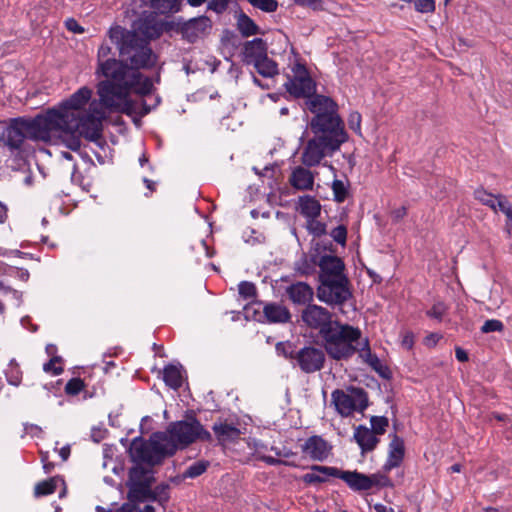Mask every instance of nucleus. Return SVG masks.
<instances>
[{
  "mask_svg": "<svg viewBox=\"0 0 512 512\" xmlns=\"http://www.w3.org/2000/svg\"><path fill=\"white\" fill-rule=\"evenodd\" d=\"M91 96L92 90L82 87L57 108L43 113L55 137L61 133L75 132L89 140H96L101 136L102 122L108 109L100 99L89 103Z\"/></svg>",
  "mask_w": 512,
  "mask_h": 512,
  "instance_id": "1",
  "label": "nucleus"
},
{
  "mask_svg": "<svg viewBox=\"0 0 512 512\" xmlns=\"http://www.w3.org/2000/svg\"><path fill=\"white\" fill-rule=\"evenodd\" d=\"M96 74L105 77L97 85V94L109 112H126L131 107V92L147 95L153 89L150 78L129 69L123 60L106 61L102 67H97Z\"/></svg>",
  "mask_w": 512,
  "mask_h": 512,
  "instance_id": "2",
  "label": "nucleus"
},
{
  "mask_svg": "<svg viewBox=\"0 0 512 512\" xmlns=\"http://www.w3.org/2000/svg\"><path fill=\"white\" fill-rule=\"evenodd\" d=\"M54 137L47 120L39 114L34 118L11 119L0 134V142L17 166H21L34 152L29 140L50 142Z\"/></svg>",
  "mask_w": 512,
  "mask_h": 512,
  "instance_id": "3",
  "label": "nucleus"
},
{
  "mask_svg": "<svg viewBox=\"0 0 512 512\" xmlns=\"http://www.w3.org/2000/svg\"><path fill=\"white\" fill-rule=\"evenodd\" d=\"M108 34L111 42L117 46L123 61L130 65L129 69L139 71L155 64V55L149 43L136 32L114 26L110 28Z\"/></svg>",
  "mask_w": 512,
  "mask_h": 512,
  "instance_id": "4",
  "label": "nucleus"
},
{
  "mask_svg": "<svg viewBox=\"0 0 512 512\" xmlns=\"http://www.w3.org/2000/svg\"><path fill=\"white\" fill-rule=\"evenodd\" d=\"M321 338L330 358L337 361L347 360L358 351L362 332L357 327L334 321L322 332Z\"/></svg>",
  "mask_w": 512,
  "mask_h": 512,
  "instance_id": "5",
  "label": "nucleus"
},
{
  "mask_svg": "<svg viewBox=\"0 0 512 512\" xmlns=\"http://www.w3.org/2000/svg\"><path fill=\"white\" fill-rule=\"evenodd\" d=\"M174 446L166 442V437L161 433L153 434L148 441L134 439L130 446V455L138 465L153 467L173 455Z\"/></svg>",
  "mask_w": 512,
  "mask_h": 512,
  "instance_id": "6",
  "label": "nucleus"
},
{
  "mask_svg": "<svg viewBox=\"0 0 512 512\" xmlns=\"http://www.w3.org/2000/svg\"><path fill=\"white\" fill-rule=\"evenodd\" d=\"M160 433L166 437L168 444L174 446L173 455L179 448H185L198 439L210 441L212 438L210 432L195 418L170 423L167 430Z\"/></svg>",
  "mask_w": 512,
  "mask_h": 512,
  "instance_id": "7",
  "label": "nucleus"
},
{
  "mask_svg": "<svg viewBox=\"0 0 512 512\" xmlns=\"http://www.w3.org/2000/svg\"><path fill=\"white\" fill-rule=\"evenodd\" d=\"M331 402L342 417H348L355 411L362 412L367 408L368 396L364 389L350 386L346 390H334Z\"/></svg>",
  "mask_w": 512,
  "mask_h": 512,
  "instance_id": "8",
  "label": "nucleus"
},
{
  "mask_svg": "<svg viewBox=\"0 0 512 512\" xmlns=\"http://www.w3.org/2000/svg\"><path fill=\"white\" fill-rule=\"evenodd\" d=\"M310 129L315 136L330 141V145L340 146L348 141V133L339 113L330 117L310 120Z\"/></svg>",
  "mask_w": 512,
  "mask_h": 512,
  "instance_id": "9",
  "label": "nucleus"
},
{
  "mask_svg": "<svg viewBox=\"0 0 512 512\" xmlns=\"http://www.w3.org/2000/svg\"><path fill=\"white\" fill-rule=\"evenodd\" d=\"M155 483L154 471L152 467L145 468L136 464L129 470V477L126 483L128 487V499L133 503H143L147 501L149 489Z\"/></svg>",
  "mask_w": 512,
  "mask_h": 512,
  "instance_id": "10",
  "label": "nucleus"
},
{
  "mask_svg": "<svg viewBox=\"0 0 512 512\" xmlns=\"http://www.w3.org/2000/svg\"><path fill=\"white\" fill-rule=\"evenodd\" d=\"M316 295L321 302L341 308L353 297L349 278L320 282Z\"/></svg>",
  "mask_w": 512,
  "mask_h": 512,
  "instance_id": "11",
  "label": "nucleus"
},
{
  "mask_svg": "<svg viewBox=\"0 0 512 512\" xmlns=\"http://www.w3.org/2000/svg\"><path fill=\"white\" fill-rule=\"evenodd\" d=\"M339 149L340 146L330 145V141L314 135L303 148L301 162L306 167L318 166L326 156H331Z\"/></svg>",
  "mask_w": 512,
  "mask_h": 512,
  "instance_id": "12",
  "label": "nucleus"
},
{
  "mask_svg": "<svg viewBox=\"0 0 512 512\" xmlns=\"http://www.w3.org/2000/svg\"><path fill=\"white\" fill-rule=\"evenodd\" d=\"M293 78H289L284 84L286 90L294 97H306L309 99L315 94V83L303 64L296 63L293 68Z\"/></svg>",
  "mask_w": 512,
  "mask_h": 512,
  "instance_id": "13",
  "label": "nucleus"
},
{
  "mask_svg": "<svg viewBox=\"0 0 512 512\" xmlns=\"http://www.w3.org/2000/svg\"><path fill=\"white\" fill-rule=\"evenodd\" d=\"M285 357L295 360L301 371L308 374L320 371L325 362L324 351L314 346H305L295 353H285Z\"/></svg>",
  "mask_w": 512,
  "mask_h": 512,
  "instance_id": "14",
  "label": "nucleus"
},
{
  "mask_svg": "<svg viewBox=\"0 0 512 512\" xmlns=\"http://www.w3.org/2000/svg\"><path fill=\"white\" fill-rule=\"evenodd\" d=\"M212 29V21L209 17L202 15L186 21H178L175 31L182 35V38L190 43L207 36Z\"/></svg>",
  "mask_w": 512,
  "mask_h": 512,
  "instance_id": "15",
  "label": "nucleus"
},
{
  "mask_svg": "<svg viewBox=\"0 0 512 512\" xmlns=\"http://www.w3.org/2000/svg\"><path fill=\"white\" fill-rule=\"evenodd\" d=\"M315 470L323 472L327 476H333L343 480L347 486L356 492L367 491L371 489V482L368 475L356 470H340L337 467H314Z\"/></svg>",
  "mask_w": 512,
  "mask_h": 512,
  "instance_id": "16",
  "label": "nucleus"
},
{
  "mask_svg": "<svg viewBox=\"0 0 512 512\" xmlns=\"http://www.w3.org/2000/svg\"><path fill=\"white\" fill-rule=\"evenodd\" d=\"M301 319L307 327L319 330L320 336L334 323L331 312L316 304H308L301 313Z\"/></svg>",
  "mask_w": 512,
  "mask_h": 512,
  "instance_id": "17",
  "label": "nucleus"
},
{
  "mask_svg": "<svg viewBox=\"0 0 512 512\" xmlns=\"http://www.w3.org/2000/svg\"><path fill=\"white\" fill-rule=\"evenodd\" d=\"M319 267V282L348 278L343 260L335 255L325 254L314 261Z\"/></svg>",
  "mask_w": 512,
  "mask_h": 512,
  "instance_id": "18",
  "label": "nucleus"
},
{
  "mask_svg": "<svg viewBox=\"0 0 512 512\" xmlns=\"http://www.w3.org/2000/svg\"><path fill=\"white\" fill-rule=\"evenodd\" d=\"M332 446L321 436L313 435L301 445V452L304 456L313 461H324L331 454Z\"/></svg>",
  "mask_w": 512,
  "mask_h": 512,
  "instance_id": "19",
  "label": "nucleus"
},
{
  "mask_svg": "<svg viewBox=\"0 0 512 512\" xmlns=\"http://www.w3.org/2000/svg\"><path fill=\"white\" fill-rule=\"evenodd\" d=\"M308 110L313 114L311 119L330 117L338 114V104L330 97L316 94L306 101Z\"/></svg>",
  "mask_w": 512,
  "mask_h": 512,
  "instance_id": "20",
  "label": "nucleus"
},
{
  "mask_svg": "<svg viewBox=\"0 0 512 512\" xmlns=\"http://www.w3.org/2000/svg\"><path fill=\"white\" fill-rule=\"evenodd\" d=\"M306 166L295 167L289 177V183L297 190L310 191L313 190L315 173L308 169Z\"/></svg>",
  "mask_w": 512,
  "mask_h": 512,
  "instance_id": "21",
  "label": "nucleus"
},
{
  "mask_svg": "<svg viewBox=\"0 0 512 512\" xmlns=\"http://www.w3.org/2000/svg\"><path fill=\"white\" fill-rule=\"evenodd\" d=\"M286 292L289 299L298 305L311 304L310 302L314 296L312 287L304 282H297L288 286Z\"/></svg>",
  "mask_w": 512,
  "mask_h": 512,
  "instance_id": "22",
  "label": "nucleus"
},
{
  "mask_svg": "<svg viewBox=\"0 0 512 512\" xmlns=\"http://www.w3.org/2000/svg\"><path fill=\"white\" fill-rule=\"evenodd\" d=\"M267 55V45L261 38L247 41L243 47V61L246 64H253Z\"/></svg>",
  "mask_w": 512,
  "mask_h": 512,
  "instance_id": "23",
  "label": "nucleus"
},
{
  "mask_svg": "<svg viewBox=\"0 0 512 512\" xmlns=\"http://www.w3.org/2000/svg\"><path fill=\"white\" fill-rule=\"evenodd\" d=\"M404 457V441L402 438L393 435V438L389 444L388 459L384 465L386 471H390L393 468L398 467Z\"/></svg>",
  "mask_w": 512,
  "mask_h": 512,
  "instance_id": "24",
  "label": "nucleus"
},
{
  "mask_svg": "<svg viewBox=\"0 0 512 512\" xmlns=\"http://www.w3.org/2000/svg\"><path fill=\"white\" fill-rule=\"evenodd\" d=\"M212 430L221 444L234 442L240 438V429L228 422L214 423Z\"/></svg>",
  "mask_w": 512,
  "mask_h": 512,
  "instance_id": "25",
  "label": "nucleus"
},
{
  "mask_svg": "<svg viewBox=\"0 0 512 512\" xmlns=\"http://www.w3.org/2000/svg\"><path fill=\"white\" fill-rule=\"evenodd\" d=\"M143 5L149 7L159 15H170L180 11L181 0H141Z\"/></svg>",
  "mask_w": 512,
  "mask_h": 512,
  "instance_id": "26",
  "label": "nucleus"
},
{
  "mask_svg": "<svg viewBox=\"0 0 512 512\" xmlns=\"http://www.w3.org/2000/svg\"><path fill=\"white\" fill-rule=\"evenodd\" d=\"M354 439L362 452L372 451L379 442L377 436L369 428L360 425L355 429Z\"/></svg>",
  "mask_w": 512,
  "mask_h": 512,
  "instance_id": "27",
  "label": "nucleus"
},
{
  "mask_svg": "<svg viewBox=\"0 0 512 512\" xmlns=\"http://www.w3.org/2000/svg\"><path fill=\"white\" fill-rule=\"evenodd\" d=\"M298 209L306 220L318 218L321 213V204L315 197L304 195L298 199Z\"/></svg>",
  "mask_w": 512,
  "mask_h": 512,
  "instance_id": "28",
  "label": "nucleus"
},
{
  "mask_svg": "<svg viewBox=\"0 0 512 512\" xmlns=\"http://www.w3.org/2000/svg\"><path fill=\"white\" fill-rule=\"evenodd\" d=\"M264 316L270 323H285L290 320L289 310L278 303H268L263 308Z\"/></svg>",
  "mask_w": 512,
  "mask_h": 512,
  "instance_id": "29",
  "label": "nucleus"
},
{
  "mask_svg": "<svg viewBox=\"0 0 512 512\" xmlns=\"http://www.w3.org/2000/svg\"><path fill=\"white\" fill-rule=\"evenodd\" d=\"M163 380L167 386L177 390L183 384L181 367L168 365L163 369Z\"/></svg>",
  "mask_w": 512,
  "mask_h": 512,
  "instance_id": "30",
  "label": "nucleus"
},
{
  "mask_svg": "<svg viewBox=\"0 0 512 512\" xmlns=\"http://www.w3.org/2000/svg\"><path fill=\"white\" fill-rule=\"evenodd\" d=\"M258 74L265 78H273L278 75L277 63L269 58L267 55L252 64Z\"/></svg>",
  "mask_w": 512,
  "mask_h": 512,
  "instance_id": "31",
  "label": "nucleus"
},
{
  "mask_svg": "<svg viewBox=\"0 0 512 512\" xmlns=\"http://www.w3.org/2000/svg\"><path fill=\"white\" fill-rule=\"evenodd\" d=\"M170 499V485L167 483H161L157 485L154 489L152 487L149 489V495L147 496V501H154L159 503L162 507L168 503Z\"/></svg>",
  "mask_w": 512,
  "mask_h": 512,
  "instance_id": "32",
  "label": "nucleus"
},
{
  "mask_svg": "<svg viewBox=\"0 0 512 512\" xmlns=\"http://www.w3.org/2000/svg\"><path fill=\"white\" fill-rule=\"evenodd\" d=\"M237 29L244 37L253 36L259 33V27L244 13H241L237 18Z\"/></svg>",
  "mask_w": 512,
  "mask_h": 512,
  "instance_id": "33",
  "label": "nucleus"
},
{
  "mask_svg": "<svg viewBox=\"0 0 512 512\" xmlns=\"http://www.w3.org/2000/svg\"><path fill=\"white\" fill-rule=\"evenodd\" d=\"M358 350L360 351V356L367 364H369L374 370L380 371V368L382 367L381 361L371 352L368 339L365 338L362 340L360 346H358Z\"/></svg>",
  "mask_w": 512,
  "mask_h": 512,
  "instance_id": "34",
  "label": "nucleus"
},
{
  "mask_svg": "<svg viewBox=\"0 0 512 512\" xmlns=\"http://www.w3.org/2000/svg\"><path fill=\"white\" fill-rule=\"evenodd\" d=\"M58 482H59V478L52 477L48 480H44V481L37 483L34 487L35 497H41V496L53 494L56 491Z\"/></svg>",
  "mask_w": 512,
  "mask_h": 512,
  "instance_id": "35",
  "label": "nucleus"
},
{
  "mask_svg": "<svg viewBox=\"0 0 512 512\" xmlns=\"http://www.w3.org/2000/svg\"><path fill=\"white\" fill-rule=\"evenodd\" d=\"M332 191L334 200L337 203H342L348 196V183L339 179H334L332 182Z\"/></svg>",
  "mask_w": 512,
  "mask_h": 512,
  "instance_id": "36",
  "label": "nucleus"
},
{
  "mask_svg": "<svg viewBox=\"0 0 512 512\" xmlns=\"http://www.w3.org/2000/svg\"><path fill=\"white\" fill-rule=\"evenodd\" d=\"M210 463L206 460H200L192 463L190 466L187 467L185 470L183 477L184 478H196L200 475H202L207 468L209 467Z\"/></svg>",
  "mask_w": 512,
  "mask_h": 512,
  "instance_id": "37",
  "label": "nucleus"
},
{
  "mask_svg": "<svg viewBox=\"0 0 512 512\" xmlns=\"http://www.w3.org/2000/svg\"><path fill=\"white\" fill-rule=\"evenodd\" d=\"M314 467H322L321 465H312L311 466V472L309 473H306L303 477H302V480L305 484H308V485H311V484H319V483H324L327 481V478L329 476L325 475L323 472L319 471V470H315Z\"/></svg>",
  "mask_w": 512,
  "mask_h": 512,
  "instance_id": "38",
  "label": "nucleus"
},
{
  "mask_svg": "<svg viewBox=\"0 0 512 512\" xmlns=\"http://www.w3.org/2000/svg\"><path fill=\"white\" fill-rule=\"evenodd\" d=\"M475 199H477L482 204L490 207L494 211H496V202H497V196L493 195L486 190L479 188L475 190L474 192Z\"/></svg>",
  "mask_w": 512,
  "mask_h": 512,
  "instance_id": "39",
  "label": "nucleus"
},
{
  "mask_svg": "<svg viewBox=\"0 0 512 512\" xmlns=\"http://www.w3.org/2000/svg\"><path fill=\"white\" fill-rule=\"evenodd\" d=\"M115 54L112 51V47L109 46L107 43H103L97 53V67H102L105 62H110L111 60H114Z\"/></svg>",
  "mask_w": 512,
  "mask_h": 512,
  "instance_id": "40",
  "label": "nucleus"
},
{
  "mask_svg": "<svg viewBox=\"0 0 512 512\" xmlns=\"http://www.w3.org/2000/svg\"><path fill=\"white\" fill-rule=\"evenodd\" d=\"M248 3L263 12L272 13L278 9L277 0H247Z\"/></svg>",
  "mask_w": 512,
  "mask_h": 512,
  "instance_id": "41",
  "label": "nucleus"
},
{
  "mask_svg": "<svg viewBox=\"0 0 512 512\" xmlns=\"http://www.w3.org/2000/svg\"><path fill=\"white\" fill-rule=\"evenodd\" d=\"M306 228L314 237H321L326 234V224L317 220V218L306 220Z\"/></svg>",
  "mask_w": 512,
  "mask_h": 512,
  "instance_id": "42",
  "label": "nucleus"
},
{
  "mask_svg": "<svg viewBox=\"0 0 512 512\" xmlns=\"http://www.w3.org/2000/svg\"><path fill=\"white\" fill-rule=\"evenodd\" d=\"M370 423L372 427L370 430L373 431L375 435L383 434L388 427V419L384 416H373L371 417Z\"/></svg>",
  "mask_w": 512,
  "mask_h": 512,
  "instance_id": "43",
  "label": "nucleus"
},
{
  "mask_svg": "<svg viewBox=\"0 0 512 512\" xmlns=\"http://www.w3.org/2000/svg\"><path fill=\"white\" fill-rule=\"evenodd\" d=\"M239 294L245 299H252L256 296V286L252 282L242 281L238 285Z\"/></svg>",
  "mask_w": 512,
  "mask_h": 512,
  "instance_id": "44",
  "label": "nucleus"
},
{
  "mask_svg": "<svg viewBox=\"0 0 512 512\" xmlns=\"http://www.w3.org/2000/svg\"><path fill=\"white\" fill-rule=\"evenodd\" d=\"M84 389V382L80 378H72L65 385V392L68 395H77Z\"/></svg>",
  "mask_w": 512,
  "mask_h": 512,
  "instance_id": "45",
  "label": "nucleus"
},
{
  "mask_svg": "<svg viewBox=\"0 0 512 512\" xmlns=\"http://www.w3.org/2000/svg\"><path fill=\"white\" fill-rule=\"evenodd\" d=\"M447 312V306L443 302L435 303L430 310L426 312L427 316L441 321Z\"/></svg>",
  "mask_w": 512,
  "mask_h": 512,
  "instance_id": "46",
  "label": "nucleus"
},
{
  "mask_svg": "<svg viewBox=\"0 0 512 512\" xmlns=\"http://www.w3.org/2000/svg\"><path fill=\"white\" fill-rule=\"evenodd\" d=\"M313 264L315 263H311L306 257H303L295 263V270L300 275H310L314 271Z\"/></svg>",
  "mask_w": 512,
  "mask_h": 512,
  "instance_id": "47",
  "label": "nucleus"
},
{
  "mask_svg": "<svg viewBox=\"0 0 512 512\" xmlns=\"http://www.w3.org/2000/svg\"><path fill=\"white\" fill-rule=\"evenodd\" d=\"M504 330V325L500 320L490 319L484 322L481 327L482 333H490V332H502Z\"/></svg>",
  "mask_w": 512,
  "mask_h": 512,
  "instance_id": "48",
  "label": "nucleus"
},
{
  "mask_svg": "<svg viewBox=\"0 0 512 512\" xmlns=\"http://www.w3.org/2000/svg\"><path fill=\"white\" fill-rule=\"evenodd\" d=\"M330 236L336 243L344 246L347 239V228L344 225H339L330 232Z\"/></svg>",
  "mask_w": 512,
  "mask_h": 512,
  "instance_id": "49",
  "label": "nucleus"
},
{
  "mask_svg": "<svg viewBox=\"0 0 512 512\" xmlns=\"http://www.w3.org/2000/svg\"><path fill=\"white\" fill-rule=\"evenodd\" d=\"M361 114L357 111H353L349 114L348 125L351 130L360 134L361 133Z\"/></svg>",
  "mask_w": 512,
  "mask_h": 512,
  "instance_id": "50",
  "label": "nucleus"
},
{
  "mask_svg": "<svg viewBox=\"0 0 512 512\" xmlns=\"http://www.w3.org/2000/svg\"><path fill=\"white\" fill-rule=\"evenodd\" d=\"M228 4L229 0H210L207 4V8L217 14H222L226 11Z\"/></svg>",
  "mask_w": 512,
  "mask_h": 512,
  "instance_id": "51",
  "label": "nucleus"
},
{
  "mask_svg": "<svg viewBox=\"0 0 512 512\" xmlns=\"http://www.w3.org/2000/svg\"><path fill=\"white\" fill-rule=\"evenodd\" d=\"M60 362V357L54 356L49 360V362L45 363L43 366V370L45 372H52L53 375H59L62 373L63 368L60 366H56V363Z\"/></svg>",
  "mask_w": 512,
  "mask_h": 512,
  "instance_id": "52",
  "label": "nucleus"
},
{
  "mask_svg": "<svg viewBox=\"0 0 512 512\" xmlns=\"http://www.w3.org/2000/svg\"><path fill=\"white\" fill-rule=\"evenodd\" d=\"M415 9L421 13H429L435 10L434 0H417L415 1Z\"/></svg>",
  "mask_w": 512,
  "mask_h": 512,
  "instance_id": "53",
  "label": "nucleus"
},
{
  "mask_svg": "<svg viewBox=\"0 0 512 512\" xmlns=\"http://www.w3.org/2000/svg\"><path fill=\"white\" fill-rule=\"evenodd\" d=\"M294 3L298 6L311 8L315 11L323 9L322 0H294Z\"/></svg>",
  "mask_w": 512,
  "mask_h": 512,
  "instance_id": "54",
  "label": "nucleus"
},
{
  "mask_svg": "<svg viewBox=\"0 0 512 512\" xmlns=\"http://www.w3.org/2000/svg\"><path fill=\"white\" fill-rule=\"evenodd\" d=\"M368 479L371 482V488L374 486H387L389 483V479L381 474L368 475Z\"/></svg>",
  "mask_w": 512,
  "mask_h": 512,
  "instance_id": "55",
  "label": "nucleus"
},
{
  "mask_svg": "<svg viewBox=\"0 0 512 512\" xmlns=\"http://www.w3.org/2000/svg\"><path fill=\"white\" fill-rule=\"evenodd\" d=\"M368 479L371 482V488L374 486H387L389 483V479L381 474L368 475Z\"/></svg>",
  "mask_w": 512,
  "mask_h": 512,
  "instance_id": "56",
  "label": "nucleus"
},
{
  "mask_svg": "<svg viewBox=\"0 0 512 512\" xmlns=\"http://www.w3.org/2000/svg\"><path fill=\"white\" fill-rule=\"evenodd\" d=\"M66 28L76 34H82L84 28L73 18H69L65 21Z\"/></svg>",
  "mask_w": 512,
  "mask_h": 512,
  "instance_id": "57",
  "label": "nucleus"
},
{
  "mask_svg": "<svg viewBox=\"0 0 512 512\" xmlns=\"http://www.w3.org/2000/svg\"><path fill=\"white\" fill-rule=\"evenodd\" d=\"M402 347H404L407 350H410L414 345V336L411 332H405L402 336L401 341Z\"/></svg>",
  "mask_w": 512,
  "mask_h": 512,
  "instance_id": "58",
  "label": "nucleus"
},
{
  "mask_svg": "<svg viewBox=\"0 0 512 512\" xmlns=\"http://www.w3.org/2000/svg\"><path fill=\"white\" fill-rule=\"evenodd\" d=\"M10 373H11V375L7 374L8 382L14 386H18L21 381V377L19 376V371L17 369H15V373H14V368H11Z\"/></svg>",
  "mask_w": 512,
  "mask_h": 512,
  "instance_id": "59",
  "label": "nucleus"
},
{
  "mask_svg": "<svg viewBox=\"0 0 512 512\" xmlns=\"http://www.w3.org/2000/svg\"><path fill=\"white\" fill-rule=\"evenodd\" d=\"M41 461L43 463V469L45 473H50L54 469V464L48 460L47 453L41 454Z\"/></svg>",
  "mask_w": 512,
  "mask_h": 512,
  "instance_id": "60",
  "label": "nucleus"
},
{
  "mask_svg": "<svg viewBox=\"0 0 512 512\" xmlns=\"http://www.w3.org/2000/svg\"><path fill=\"white\" fill-rule=\"evenodd\" d=\"M67 146L73 151L79 150L81 146L80 139L78 137L71 136L68 140Z\"/></svg>",
  "mask_w": 512,
  "mask_h": 512,
  "instance_id": "61",
  "label": "nucleus"
},
{
  "mask_svg": "<svg viewBox=\"0 0 512 512\" xmlns=\"http://www.w3.org/2000/svg\"><path fill=\"white\" fill-rule=\"evenodd\" d=\"M455 356H456V359L460 362H466L468 361V354L467 352L460 348V347H456L455 349Z\"/></svg>",
  "mask_w": 512,
  "mask_h": 512,
  "instance_id": "62",
  "label": "nucleus"
},
{
  "mask_svg": "<svg viewBox=\"0 0 512 512\" xmlns=\"http://www.w3.org/2000/svg\"><path fill=\"white\" fill-rule=\"evenodd\" d=\"M407 214V209L405 206H401L397 209H395L393 212H392V217L395 219V220H400L402 219L405 215Z\"/></svg>",
  "mask_w": 512,
  "mask_h": 512,
  "instance_id": "63",
  "label": "nucleus"
},
{
  "mask_svg": "<svg viewBox=\"0 0 512 512\" xmlns=\"http://www.w3.org/2000/svg\"><path fill=\"white\" fill-rule=\"evenodd\" d=\"M373 508L376 512H395L393 508L381 503L374 504Z\"/></svg>",
  "mask_w": 512,
  "mask_h": 512,
  "instance_id": "64",
  "label": "nucleus"
}]
</instances>
